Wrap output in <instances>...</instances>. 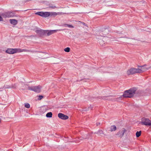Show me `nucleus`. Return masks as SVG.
I'll use <instances>...</instances> for the list:
<instances>
[{"label":"nucleus","mask_w":151,"mask_h":151,"mask_svg":"<svg viewBox=\"0 0 151 151\" xmlns=\"http://www.w3.org/2000/svg\"><path fill=\"white\" fill-rule=\"evenodd\" d=\"M32 52V51L26 49H22L20 48H9L6 51V52L9 54H13L17 52Z\"/></svg>","instance_id":"nucleus-1"},{"label":"nucleus","mask_w":151,"mask_h":151,"mask_svg":"<svg viewBox=\"0 0 151 151\" xmlns=\"http://www.w3.org/2000/svg\"><path fill=\"white\" fill-rule=\"evenodd\" d=\"M137 89L135 88H131L129 90L125 91L123 96L124 97L131 98L134 95Z\"/></svg>","instance_id":"nucleus-2"},{"label":"nucleus","mask_w":151,"mask_h":151,"mask_svg":"<svg viewBox=\"0 0 151 151\" xmlns=\"http://www.w3.org/2000/svg\"><path fill=\"white\" fill-rule=\"evenodd\" d=\"M42 88V86H29L28 89L34 91L36 92L40 93Z\"/></svg>","instance_id":"nucleus-3"},{"label":"nucleus","mask_w":151,"mask_h":151,"mask_svg":"<svg viewBox=\"0 0 151 151\" xmlns=\"http://www.w3.org/2000/svg\"><path fill=\"white\" fill-rule=\"evenodd\" d=\"M140 70L138 68H131L127 70V74L129 75H133L135 73H139Z\"/></svg>","instance_id":"nucleus-4"},{"label":"nucleus","mask_w":151,"mask_h":151,"mask_svg":"<svg viewBox=\"0 0 151 151\" xmlns=\"http://www.w3.org/2000/svg\"><path fill=\"white\" fill-rule=\"evenodd\" d=\"M141 123V124L143 125L151 126V121L148 119L142 118Z\"/></svg>","instance_id":"nucleus-5"},{"label":"nucleus","mask_w":151,"mask_h":151,"mask_svg":"<svg viewBox=\"0 0 151 151\" xmlns=\"http://www.w3.org/2000/svg\"><path fill=\"white\" fill-rule=\"evenodd\" d=\"M36 32L41 36L43 35L46 36V30H37L36 31Z\"/></svg>","instance_id":"nucleus-6"},{"label":"nucleus","mask_w":151,"mask_h":151,"mask_svg":"<svg viewBox=\"0 0 151 151\" xmlns=\"http://www.w3.org/2000/svg\"><path fill=\"white\" fill-rule=\"evenodd\" d=\"M61 29H56L53 30H46V36H49L51 35L56 32L58 31H61Z\"/></svg>","instance_id":"nucleus-7"},{"label":"nucleus","mask_w":151,"mask_h":151,"mask_svg":"<svg viewBox=\"0 0 151 151\" xmlns=\"http://www.w3.org/2000/svg\"><path fill=\"white\" fill-rule=\"evenodd\" d=\"M126 132V130L124 128H123L119 132L117 133L116 135H117L119 137L121 138L123 136L124 133H125Z\"/></svg>","instance_id":"nucleus-8"},{"label":"nucleus","mask_w":151,"mask_h":151,"mask_svg":"<svg viewBox=\"0 0 151 151\" xmlns=\"http://www.w3.org/2000/svg\"><path fill=\"white\" fill-rule=\"evenodd\" d=\"M58 116L60 118L63 120L67 119L68 118V116L61 113H59L58 114Z\"/></svg>","instance_id":"nucleus-9"},{"label":"nucleus","mask_w":151,"mask_h":151,"mask_svg":"<svg viewBox=\"0 0 151 151\" xmlns=\"http://www.w3.org/2000/svg\"><path fill=\"white\" fill-rule=\"evenodd\" d=\"M145 65H144L143 66H139L138 67L140 68H138L139 70H140L139 72V73H142L146 70H147L148 69L147 68H146L145 67Z\"/></svg>","instance_id":"nucleus-10"},{"label":"nucleus","mask_w":151,"mask_h":151,"mask_svg":"<svg viewBox=\"0 0 151 151\" xmlns=\"http://www.w3.org/2000/svg\"><path fill=\"white\" fill-rule=\"evenodd\" d=\"M50 16L51 15V16H56L57 15H61L63 14V13L62 12H58L56 13L55 12H50Z\"/></svg>","instance_id":"nucleus-11"},{"label":"nucleus","mask_w":151,"mask_h":151,"mask_svg":"<svg viewBox=\"0 0 151 151\" xmlns=\"http://www.w3.org/2000/svg\"><path fill=\"white\" fill-rule=\"evenodd\" d=\"M42 17H47L50 16V12H43Z\"/></svg>","instance_id":"nucleus-12"},{"label":"nucleus","mask_w":151,"mask_h":151,"mask_svg":"<svg viewBox=\"0 0 151 151\" xmlns=\"http://www.w3.org/2000/svg\"><path fill=\"white\" fill-rule=\"evenodd\" d=\"M10 23L13 25H16L17 24V20L14 19H10L9 20Z\"/></svg>","instance_id":"nucleus-13"},{"label":"nucleus","mask_w":151,"mask_h":151,"mask_svg":"<svg viewBox=\"0 0 151 151\" xmlns=\"http://www.w3.org/2000/svg\"><path fill=\"white\" fill-rule=\"evenodd\" d=\"M110 131L112 132L115 131L116 129V127L115 125L111 126L110 127Z\"/></svg>","instance_id":"nucleus-14"},{"label":"nucleus","mask_w":151,"mask_h":151,"mask_svg":"<svg viewBox=\"0 0 151 151\" xmlns=\"http://www.w3.org/2000/svg\"><path fill=\"white\" fill-rule=\"evenodd\" d=\"M1 16L4 18H6L8 17L9 16L8 15V14L7 13V12H4L1 14Z\"/></svg>","instance_id":"nucleus-15"},{"label":"nucleus","mask_w":151,"mask_h":151,"mask_svg":"<svg viewBox=\"0 0 151 151\" xmlns=\"http://www.w3.org/2000/svg\"><path fill=\"white\" fill-rule=\"evenodd\" d=\"M52 116V113L51 112H49L47 113L46 115V116L47 117H51Z\"/></svg>","instance_id":"nucleus-16"},{"label":"nucleus","mask_w":151,"mask_h":151,"mask_svg":"<svg viewBox=\"0 0 151 151\" xmlns=\"http://www.w3.org/2000/svg\"><path fill=\"white\" fill-rule=\"evenodd\" d=\"M98 136H100L101 134H103V131L101 130H99L96 133Z\"/></svg>","instance_id":"nucleus-17"},{"label":"nucleus","mask_w":151,"mask_h":151,"mask_svg":"<svg viewBox=\"0 0 151 151\" xmlns=\"http://www.w3.org/2000/svg\"><path fill=\"white\" fill-rule=\"evenodd\" d=\"M141 134V131H140L139 132L137 131L136 133V137H138L140 136Z\"/></svg>","instance_id":"nucleus-18"},{"label":"nucleus","mask_w":151,"mask_h":151,"mask_svg":"<svg viewBox=\"0 0 151 151\" xmlns=\"http://www.w3.org/2000/svg\"><path fill=\"white\" fill-rule=\"evenodd\" d=\"M43 12H37L35 13V14L39 15L41 17H42Z\"/></svg>","instance_id":"nucleus-19"},{"label":"nucleus","mask_w":151,"mask_h":151,"mask_svg":"<svg viewBox=\"0 0 151 151\" xmlns=\"http://www.w3.org/2000/svg\"><path fill=\"white\" fill-rule=\"evenodd\" d=\"M70 48L69 47H67L64 49V51L66 52H68L70 51Z\"/></svg>","instance_id":"nucleus-20"},{"label":"nucleus","mask_w":151,"mask_h":151,"mask_svg":"<svg viewBox=\"0 0 151 151\" xmlns=\"http://www.w3.org/2000/svg\"><path fill=\"white\" fill-rule=\"evenodd\" d=\"M25 107L26 108H29L30 107V105L29 104L26 103L25 104Z\"/></svg>","instance_id":"nucleus-21"},{"label":"nucleus","mask_w":151,"mask_h":151,"mask_svg":"<svg viewBox=\"0 0 151 151\" xmlns=\"http://www.w3.org/2000/svg\"><path fill=\"white\" fill-rule=\"evenodd\" d=\"M64 26H67L70 28H74L73 26L72 25H71L68 24H65Z\"/></svg>","instance_id":"nucleus-22"},{"label":"nucleus","mask_w":151,"mask_h":151,"mask_svg":"<svg viewBox=\"0 0 151 151\" xmlns=\"http://www.w3.org/2000/svg\"><path fill=\"white\" fill-rule=\"evenodd\" d=\"M7 13L8 14V15H9V17H12V12H7Z\"/></svg>","instance_id":"nucleus-23"},{"label":"nucleus","mask_w":151,"mask_h":151,"mask_svg":"<svg viewBox=\"0 0 151 151\" xmlns=\"http://www.w3.org/2000/svg\"><path fill=\"white\" fill-rule=\"evenodd\" d=\"M3 19L1 16H0V21H3Z\"/></svg>","instance_id":"nucleus-24"},{"label":"nucleus","mask_w":151,"mask_h":151,"mask_svg":"<svg viewBox=\"0 0 151 151\" xmlns=\"http://www.w3.org/2000/svg\"><path fill=\"white\" fill-rule=\"evenodd\" d=\"M39 97L40 99H41L43 98V96H39Z\"/></svg>","instance_id":"nucleus-25"},{"label":"nucleus","mask_w":151,"mask_h":151,"mask_svg":"<svg viewBox=\"0 0 151 151\" xmlns=\"http://www.w3.org/2000/svg\"><path fill=\"white\" fill-rule=\"evenodd\" d=\"M83 25H86V24L85 23H83Z\"/></svg>","instance_id":"nucleus-26"}]
</instances>
